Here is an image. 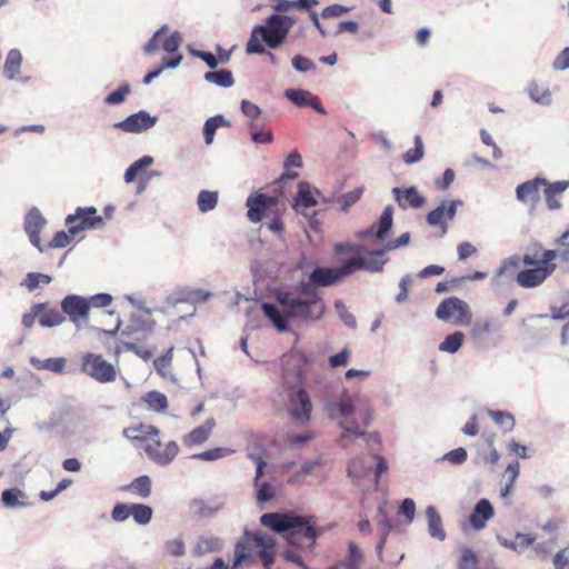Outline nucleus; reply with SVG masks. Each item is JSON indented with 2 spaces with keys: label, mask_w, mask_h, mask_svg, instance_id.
<instances>
[{
  "label": "nucleus",
  "mask_w": 569,
  "mask_h": 569,
  "mask_svg": "<svg viewBox=\"0 0 569 569\" xmlns=\"http://www.w3.org/2000/svg\"><path fill=\"white\" fill-rule=\"evenodd\" d=\"M336 254H351L339 268L317 267L309 276V280L315 286L329 287L343 278L355 273L358 270L378 272L386 263L381 257L385 250L370 251L365 246L343 242L335 244Z\"/></svg>",
  "instance_id": "f257e3e1"
},
{
  "label": "nucleus",
  "mask_w": 569,
  "mask_h": 569,
  "mask_svg": "<svg viewBox=\"0 0 569 569\" xmlns=\"http://www.w3.org/2000/svg\"><path fill=\"white\" fill-rule=\"evenodd\" d=\"M276 540L262 532L246 531L236 545L231 568L216 558V569H270L274 562Z\"/></svg>",
  "instance_id": "f03ea898"
},
{
  "label": "nucleus",
  "mask_w": 569,
  "mask_h": 569,
  "mask_svg": "<svg viewBox=\"0 0 569 569\" xmlns=\"http://www.w3.org/2000/svg\"><path fill=\"white\" fill-rule=\"evenodd\" d=\"M260 521L276 532H287L291 546L309 548L316 542L317 531L312 517L297 516L292 512H270L262 515Z\"/></svg>",
  "instance_id": "7ed1b4c3"
},
{
  "label": "nucleus",
  "mask_w": 569,
  "mask_h": 569,
  "mask_svg": "<svg viewBox=\"0 0 569 569\" xmlns=\"http://www.w3.org/2000/svg\"><path fill=\"white\" fill-rule=\"evenodd\" d=\"M123 437L132 442L143 443L148 457L159 465L170 463L178 455L177 442L169 441L163 445L160 440V430L151 425L140 423L123 430Z\"/></svg>",
  "instance_id": "20e7f679"
},
{
  "label": "nucleus",
  "mask_w": 569,
  "mask_h": 569,
  "mask_svg": "<svg viewBox=\"0 0 569 569\" xmlns=\"http://www.w3.org/2000/svg\"><path fill=\"white\" fill-rule=\"evenodd\" d=\"M296 20L289 16L271 14L267 18L266 24L253 27L251 36L247 42L248 53H263L266 48L262 46L263 40L268 47L278 48L287 39Z\"/></svg>",
  "instance_id": "39448f33"
},
{
  "label": "nucleus",
  "mask_w": 569,
  "mask_h": 569,
  "mask_svg": "<svg viewBox=\"0 0 569 569\" xmlns=\"http://www.w3.org/2000/svg\"><path fill=\"white\" fill-rule=\"evenodd\" d=\"M557 258L558 252L551 249L525 253L522 262L531 268L518 272L516 277L517 283L522 288H535L542 284L556 270L557 264L555 260Z\"/></svg>",
  "instance_id": "423d86ee"
},
{
  "label": "nucleus",
  "mask_w": 569,
  "mask_h": 569,
  "mask_svg": "<svg viewBox=\"0 0 569 569\" xmlns=\"http://www.w3.org/2000/svg\"><path fill=\"white\" fill-rule=\"evenodd\" d=\"M331 416L340 417V427L345 430L340 438V443L346 446V440L349 435L363 436L366 429L371 421V412L369 409L356 410L351 399L346 396L342 397L337 403L331 405Z\"/></svg>",
  "instance_id": "0eeeda50"
},
{
  "label": "nucleus",
  "mask_w": 569,
  "mask_h": 569,
  "mask_svg": "<svg viewBox=\"0 0 569 569\" xmlns=\"http://www.w3.org/2000/svg\"><path fill=\"white\" fill-rule=\"evenodd\" d=\"M278 302L288 313L289 319H299L302 321L318 320L325 313V305L317 299H300L291 292H282L277 297Z\"/></svg>",
  "instance_id": "6e6552de"
},
{
  "label": "nucleus",
  "mask_w": 569,
  "mask_h": 569,
  "mask_svg": "<svg viewBox=\"0 0 569 569\" xmlns=\"http://www.w3.org/2000/svg\"><path fill=\"white\" fill-rule=\"evenodd\" d=\"M81 371L98 382H112L117 378L116 367L101 355L86 352L81 357Z\"/></svg>",
  "instance_id": "1a4fd4ad"
},
{
  "label": "nucleus",
  "mask_w": 569,
  "mask_h": 569,
  "mask_svg": "<svg viewBox=\"0 0 569 569\" xmlns=\"http://www.w3.org/2000/svg\"><path fill=\"white\" fill-rule=\"evenodd\" d=\"M436 316L443 321H452L456 325H468L471 315L468 305L457 297L445 299L437 308Z\"/></svg>",
  "instance_id": "9d476101"
},
{
  "label": "nucleus",
  "mask_w": 569,
  "mask_h": 569,
  "mask_svg": "<svg viewBox=\"0 0 569 569\" xmlns=\"http://www.w3.org/2000/svg\"><path fill=\"white\" fill-rule=\"evenodd\" d=\"M246 206L248 208V219L257 223L264 217L277 213L278 198L261 192H254L248 197Z\"/></svg>",
  "instance_id": "9b49d317"
},
{
  "label": "nucleus",
  "mask_w": 569,
  "mask_h": 569,
  "mask_svg": "<svg viewBox=\"0 0 569 569\" xmlns=\"http://www.w3.org/2000/svg\"><path fill=\"white\" fill-rule=\"evenodd\" d=\"M102 222V218L97 214V210L93 207L78 208L74 214L66 218V224L69 227L71 236H76L87 229L98 228Z\"/></svg>",
  "instance_id": "f8f14e48"
},
{
  "label": "nucleus",
  "mask_w": 569,
  "mask_h": 569,
  "mask_svg": "<svg viewBox=\"0 0 569 569\" xmlns=\"http://www.w3.org/2000/svg\"><path fill=\"white\" fill-rule=\"evenodd\" d=\"M289 413L293 420L306 423L310 420L312 403L303 388L289 393Z\"/></svg>",
  "instance_id": "ddd939ff"
},
{
  "label": "nucleus",
  "mask_w": 569,
  "mask_h": 569,
  "mask_svg": "<svg viewBox=\"0 0 569 569\" xmlns=\"http://www.w3.org/2000/svg\"><path fill=\"white\" fill-rule=\"evenodd\" d=\"M61 309L78 327L88 321L90 309L87 298L69 295L61 301Z\"/></svg>",
  "instance_id": "4468645a"
},
{
  "label": "nucleus",
  "mask_w": 569,
  "mask_h": 569,
  "mask_svg": "<svg viewBox=\"0 0 569 569\" xmlns=\"http://www.w3.org/2000/svg\"><path fill=\"white\" fill-rule=\"evenodd\" d=\"M309 365L308 358L302 352H290L282 358L283 377L288 381L290 377H295L296 381L301 385Z\"/></svg>",
  "instance_id": "2eb2a0df"
},
{
  "label": "nucleus",
  "mask_w": 569,
  "mask_h": 569,
  "mask_svg": "<svg viewBox=\"0 0 569 569\" xmlns=\"http://www.w3.org/2000/svg\"><path fill=\"white\" fill-rule=\"evenodd\" d=\"M461 204L460 201H442L435 210L427 214V222L430 226H438L441 229V234H446L448 226L446 220H452L457 212V206Z\"/></svg>",
  "instance_id": "dca6fc26"
},
{
  "label": "nucleus",
  "mask_w": 569,
  "mask_h": 569,
  "mask_svg": "<svg viewBox=\"0 0 569 569\" xmlns=\"http://www.w3.org/2000/svg\"><path fill=\"white\" fill-rule=\"evenodd\" d=\"M157 122L156 117H151L146 111H139L129 116L123 121L116 123V127L124 132H141L152 128Z\"/></svg>",
  "instance_id": "f3484780"
},
{
  "label": "nucleus",
  "mask_w": 569,
  "mask_h": 569,
  "mask_svg": "<svg viewBox=\"0 0 569 569\" xmlns=\"http://www.w3.org/2000/svg\"><path fill=\"white\" fill-rule=\"evenodd\" d=\"M545 181V178L537 177L520 183L516 188L517 199L521 202H530L532 206H536L540 200V191L543 190Z\"/></svg>",
  "instance_id": "a211bd4d"
},
{
  "label": "nucleus",
  "mask_w": 569,
  "mask_h": 569,
  "mask_svg": "<svg viewBox=\"0 0 569 569\" xmlns=\"http://www.w3.org/2000/svg\"><path fill=\"white\" fill-rule=\"evenodd\" d=\"M44 223L46 220L38 209L30 210L24 219V230L29 236L30 242L40 251H42L40 231Z\"/></svg>",
  "instance_id": "6ab92c4d"
},
{
  "label": "nucleus",
  "mask_w": 569,
  "mask_h": 569,
  "mask_svg": "<svg viewBox=\"0 0 569 569\" xmlns=\"http://www.w3.org/2000/svg\"><path fill=\"white\" fill-rule=\"evenodd\" d=\"M395 194V199L398 202L399 207L406 208H421L426 203V198L419 193L416 187H410L406 189L393 188L392 190Z\"/></svg>",
  "instance_id": "aec40b11"
},
{
  "label": "nucleus",
  "mask_w": 569,
  "mask_h": 569,
  "mask_svg": "<svg viewBox=\"0 0 569 569\" xmlns=\"http://www.w3.org/2000/svg\"><path fill=\"white\" fill-rule=\"evenodd\" d=\"M569 188V181H557L553 183L545 181L542 193L545 196L547 207L550 210H556L561 207L558 197Z\"/></svg>",
  "instance_id": "412c9836"
},
{
  "label": "nucleus",
  "mask_w": 569,
  "mask_h": 569,
  "mask_svg": "<svg viewBox=\"0 0 569 569\" xmlns=\"http://www.w3.org/2000/svg\"><path fill=\"white\" fill-rule=\"evenodd\" d=\"M493 517V508L489 500L481 499L470 515V523L476 530L485 528L486 522Z\"/></svg>",
  "instance_id": "4be33fe9"
},
{
  "label": "nucleus",
  "mask_w": 569,
  "mask_h": 569,
  "mask_svg": "<svg viewBox=\"0 0 569 569\" xmlns=\"http://www.w3.org/2000/svg\"><path fill=\"white\" fill-rule=\"evenodd\" d=\"M252 459L254 460V462L257 465L256 479H254V485L258 488V490H257V500L259 502L269 501L274 496L273 487L270 483H268V482L259 483V478L263 473V469L266 467V462L260 457H253L252 456Z\"/></svg>",
  "instance_id": "5701e85b"
},
{
  "label": "nucleus",
  "mask_w": 569,
  "mask_h": 569,
  "mask_svg": "<svg viewBox=\"0 0 569 569\" xmlns=\"http://www.w3.org/2000/svg\"><path fill=\"white\" fill-rule=\"evenodd\" d=\"M212 431V422L211 420H207L202 426L194 428L192 431L187 433L182 438V443L184 447L192 448L194 446H200L204 441H207Z\"/></svg>",
  "instance_id": "b1692460"
},
{
  "label": "nucleus",
  "mask_w": 569,
  "mask_h": 569,
  "mask_svg": "<svg viewBox=\"0 0 569 569\" xmlns=\"http://www.w3.org/2000/svg\"><path fill=\"white\" fill-rule=\"evenodd\" d=\"M141 402H143L150 411L157 413H164L169 407L167 396L157 390L144 393L141 397Z\"/></svg>",
  "instance_id": "393cba45"
},
{
  "label": "nucleus",
  "mask_w": 569,
  "mask_h": 569,
  "mask_svg": "<svg viewBox=\"0 0 569 569\" xmlns=\"http://www.w3.org/2000/svg\"><path fill=\"white\" fill-rule=\"evenodd\" d=\"M261 308L266 317L274 325L279 331L284 332L288 330L289 316L284 310L281 312L272 303H262Z\"/></svg>",
  "instance_id": "a878e982"
},
{
  "label": "nucleus",
  "mask_w": 569,
  "mask_h": 569,
  "mask_svg": "<svg viewBox=\"0 0 569 569\" xmlns=\"http://www.w3.org/2000/svg\"><path fill=\"white\" fill-rule=\"evenodd\" d=\"M22 66V54L18 49H11L6 58L3 72L9 80H17Z\"/></svg>",
  "instance_id": "bb28decb"
},
{
  "label": "nucleus",
  "mask_w": 569,
  "mask_h": 569,
  "mask_svg": "<svg viewBox=\"0 0 569 569\" xmlns=\"http://www.w3.org/2000/svg\"><path fill=\"white\" fill-rule=\"evenodd\" d=\"M426 516L428 520L429 533L433 538L443 540L446 538V531L443 530L441 517L436 508L433 506H429L426 510Z\"/></svg>",
  "instance_id": "cd10ccee"
},
{
  "label": "nucleus",
  "mask_w": 569,
  "mask_h": 569,
  "mask_svg": "<svg viewBox=\"0 0 569 569\" xmlns=\"http://www.w3.org/2000/svg\"><path fill=\"white\" fill-rule=\"evenodd\" d=\"M392 227V209L391 207H387L380 219H379V222H378V226H377V229L376 231L373 230L375 227H371L370 229H368L366 231V236H371V234H375L377 239H383L386 233L391 229Z\"/></svg>",
  "instance_id": "c85d7f7f"
},
{
  "label": "nucleus",
  "mask_w": 569,
  "mask_h": 569,
  "mask_svg": "<svg viewBox=\"0 0 569 569\" xmlns=\"http://www.w3.org/2000/svg\"><path fill=\"white\" fill-rule=\"evenodd\" d=\"M363 562V553L359 546L351 541L348 545V555L340 562V566L345 569H360Z\"/></svg>",
  "instance_id": "c756f323"
},
{
  "label": "nucleus",
  "mask_w": 569,
  "mask_h": 569,
  "mask_svg": "<svg viewBox=\"0 0 569 569\" xmlns=\"http://www.w3.org/2000/svg\"><path fill=\"white\" fill-rule=\"evenodd\" d=\"M536 538L529 533H517L513 539H502L501 543L517 552L525 551L535 542Z\"/></svg>",
  "instance_id": "7c9ffc66"
},
{
  "label": "nucleus",
  "mask_w": 569,
  "mask_h": 569,
  "mask_svg": "<svg viewBox=\"0 0 569 569\" xmlns=\"http://www.w3.org/2000/svg\"><path fill=\"white\" fill-rule=\"evenodd\" d=\"M213 509L211 508L209 502L203 501L202 499H193L189 503V516L196 520H202L210 518Z\"/></svg>",
  "instance_id": "2f4dec72"
},
{
  "label": "nucleus",
  "mask_w": 569,
  "mask_h": 569,
  "mask_svg": "<svg viewBox=\"0 0 569 569\" xmlns=\"http://www.w3.org/2000/svg\"><path fill=\"white\" fill-rule=\"evenodd\" d=\"M298 194L296 197V208H310L317 204V200L313 197L310 184L308 182L299 183Z\"/></svg>",
  "instance_id": "473e14b6"
},
{
  "label": "nucleus",
  "mask_w": 569,
  "mask_h": 569,
  "mask_svg": "<svg viewBox=\"0 0 569 569\" xmlns=\"http://www.w3.org/2000/svg\"><path fill=\"white\" fill-rule=\"evenodd\" d=\"M292 167L293 168L302 167V157L297 150L290 152L289 156L287 157V159L284 161L286 171L281 174V177L279 179L280 181L295 180L298 178L299 174L297 172L290 171V168H292Z\"/></svg>",
  "instance_id": "72a5a7b5"
},
{
  "label": "nucleus",
  "mask_w": 569,
  "mask_h": 569,
  "mask_svg": "<svg viewBox=\"0 0 569 569\" xmlns=\"http://www.w3.org/2000/svg\"><path fill=\"white\" fill-rule=\"evenodd\" d=\"M124 489L134 492L140 498H148L151 495V480L148 476H140Z\"/></svg>",
  "instance_id": "f704fd0d"
},
{
  "label": "nucleus",
  "mask_w": 569,
  "mask_h": 569,
  "mask_svg": "<svg viewBox=\"0 0 569 569\" xmlns=\"http://www.w3.org/2000/svg\"><path fill=\"white\" fill-rule=\"evenodd\" d=\"M371 470V465L366 463L362 458H356L348 463V476L352 479L360 480L365 478Z\"/></svg>",
  "instance_id": "c9c22d12"
},
{
  "label": "nucleus",
  "mask_w": 569,
  "mask_h": 569,
  "mask_svg": "<svg viewBox=\"0 0 569 569\" xmlns=\"http://www.w3.org/2000/svg\"><path fill=\"white\" fill-rule=\"evenodd\" d=\"M463 340L465 335L461 331H456L445 338V340L439 345V350L442 352L455 353L460 349Z\"/></svg>",
  "instance_id": "e433bc0d"
},
{
  "label": "nucleus",
  "mask_w": 569,
  "mask_h": 569,
  "mask_svg": "<svg viewBox=\"0 0 569 569\" xmlns=\"http://www.w3.org/2000/svg\"><path fill=\"white\" fill-rule=\"evenodd\" d=\"M153 162V159L152 157L150 156H144L142 158H140L139 160L134 161L127 170H126V173H124V180L126 182L130 183L132 182L137 176L144 169H147L148 167H150Z\"/></svg>",
  "instance_id": "4c0bfd02"
},
{
  "label": "nucleus",
  "mask_w": 569,
  "mask_h": 569,
  "mask_svg": "<svg viewBox=\"0 0 569 569\" xmlns=\"http://www.w3.org/2000/svg\"><path fill=\"white\" fill-rule=\"evenodd\" d=\"M153 162V159L152 157L150 156H144L142 158H140L139 160L134 161L127 170H126V173H124V180L126 182L130 183L132 182L137 176L144 169H147L148 167H150Z\"/></svg>",
  "instance_id": "58836bf2"
},
{
  "label": "nucleus",
  "mask_w": 569,
  "mask_h": 569,
  "mask_svg": "<svg viewBox=\"0 0 569 569\" xmlns=\"http://www.w3.org/2000/svg\"><path fill=\"white\" fill-rule=\"evenodd\" d=\"M479 559L476 552L469 547L460 549L458 569H478Z\"/></svg>",
  "instance_id": "ea45409f"
},
{
  "label": "nucleus",
  "mask_w": 569,
  "mask_h": 569,
  "mask_svg": "<svg viewBox=\"0 0 569 569\" xmlns=\"http://www.w3.org/2000/svg\"><path fill=\"white\" fill-rule=\"evenodd\" d=\"M130 509L131 517L138 525L144 526L150 522L153 511L149 506L132 503Z\"/></svg>",
  "instance_id": "a19ab883"
},
{
  "label": "nucleus",
  "mask_w": 569,
  "mask_h": 569,
  "mask_svg": "<svg viewBox=\"0 0 569 569\" xmlns=\"http://www.w3.org/2000/svg\"><path fill=\"white\" fill-rule=\"evenodd\" d=\"M488 413L493 421L503 429V431L507 432L513 429L516 421L511 413L499 410H489Z\"/></svg>",
  "instance_id": "79ce46f5"
},
{
  "label": "nucleus",
  "mask_w": 569,
  "mask_h": 569,
  "mask_svg": "<svg viewBox=\"0 0 569 569\" xmlns=\"http://www.w3.org/2000/svg\"><path fill=\"white\" fill-rule=\"evenodd\" d=\"M64 321V317L56 309L42 310L39 315V323L42 327L59 326Z\"/></svg>",
  "instance_id": "37998d69"
},
{
  "label": "nucleus",
  "mask_w": 569,
  "mask_h": 569,
  "mask_svg": "<svg viewBox=\"0 0 569 569\" xmlns=\"http://www.w3.org/2000/svg\"><path fill=\"white\" fill-rule=\"evenodd\" d=\"M52 281L51 276L40 273V272H29L27 273L22 284L27 287L29 291H33L40 284H49Z\"/></svg>",
  "instance_id": "c03bdc74"
},
{
  "label": "nucleus",
  "mask_w": 569,
  "mask_h": 569,
  "mask_svg": "<svg viewBox=\"0 0 569 569\" xmlns=\"http://www.w3.org/2000/svg\"><path fill=\"white\" fill-rule=\"evenodd\" d=\"M529 94L536 102L547 104L551 100L550 91L538 82H531L528 88Z\"/></svg>",
  "instance_id": "a18cd8bd"
},
{
  "label": "nucleus",
  "mask_w": 569,
  "mask_h": 569,
  "mask_svg": "<svg viewBox=\"0 0 569 569\" xmlns=\"http://www.w3.org/2000/svg\"><path fill=\"white\" fill-rule=\"evenodd\" d=\"M520 465L518 461H513L508 465L505 471V477H507L508 481L505 486V488L501 490V496L507 497L513 487L515 481L517 480L519 476Z\"/></svg>",
  "instance_id": "49530a36"
},
{
  "label": "nucleus",
  "mask_w": 569,
  "mask_h": 569,
  "mask_svg": "<svg viewBox=\"0 0 569 569\" xmlns=\"http://www.w3.org/2000/svg\"><path fill=\"white\" fill-rule=\"evenodd\" d=\"M423 157V142L420 136L415 138V147L409 149L402 157L407 164H412L420 161Z\"/></svg>",
  "instance_id": "de8ad7c7"
},
{
  "label": "nucleus",
  "mask_w": 569,
  "mask_h": 569,
  "mask_svg": "<svg viewBox=\"0 0 569 569\" xmlns=\"http://www.w3.org/2000/svg\"><path fill=\"white\" fill-rule=\"evenodd\" d=\"M363 193V188L358 187L350 192L340 196L337 202L340 204L342 211H348L351 206L358 202Z\"/></svg>",
  "instance_id": "09e8293b"
},
{
  "label": "nucleus",
  "mask_w": 569,
  "mask_h": 569,
  "mask_svg": "<svg viewBox=\"0 0 569 569\" xmlns=\"http://www.w3.org/2000/svg\"><path fill=\"white\" fill-rule=\"evenodd\" d=\"M24 493L18 488L7 489L1 495V500L6 507H19L24 506L26 503L20 501V498H23Z\"/></svg>",
  "instance_id": "8fccbe9b"
},
{
  "label": "nucleus",
  "mask_w": 569,
  "mask_h": 569,
  "mask_svg": "<svg viewBox=\"0 0 569 569\" xmlns=\"http://www.w3.org/2000/svg\"><path fill=\"white\" fill-rule=\"evenodd\" d=\"M172 351H173V348L171 347L168 349V351L164 355L158 357L153 361V366H154L157 372L163 378L167 377L169 373V368L171 366L172 358H173Z\"/></svg>",
  "instance_id": "3c124183"
},
{
  "label": "nucleus",
  "mask_w": 569,
  "mask_h": 569,
  "mask_svg": "<svg viewBox=\"0 0 569 569\" xmlns=\"http://www.w3.org/2000/svg\"><path fill=\"white\" fill-rule=\"evenodd\" d=\"M284 96L299 107L308 106V100L312 96L311 92L302 89H288Z\"/></svg>",
  "instance_id": "603ef678"
},
{
  "label": "nucleus",
  "mask_w": 569,
  "mask_h": 569,
  "mask_svg": "<svg viewBox=\"0 0 569 569\" xmlns=\"http://www.w3.org/2000/svg\"><path fill=\"white\" fill-rule=\"evenodd\" d=\"M182 57L181 56H178L177 58H164L163 61H162V67L157 69V70H153L149 73L146 74L144 79H143V83L144 84H149L154 78H157L161 71L164 69V68H174L177 67L180 61H181Z\"/></svg>",
  "instance_id": "864d4df0"
},
{
  "label": "nucleus",
  "mask_w": 569,
  "mask_h": 569,
  "mask_svg": "<svg viewBox=\"0 0 569 569\" xmlns=\"http://www.w3.org/2000/svg\"><path fill=\"white\" fill-rule=\"evenodd\" d=\"M130 93V86L128 83L121 84L117 90L112 91L104 98L107 104H119L126 100Z\"/></svg>",
  "instance_id": "5fc2aeb1"
},
{
  "label": "nucleus",
  "mask_w": 569,
  "mask_h": 569,
  "mask_svg": "<svg viewBox=\"0 0 569 569\" xmlns=\"http://www.w3.org/2000/svg\"><path fill=\"white\" fill-rule=\"evenodd\" d=\"M318 4V0H295L292 2H286V4L277 6L278 12H286L292 8L300 10H310L312 7Z\"/></svg>",
  "instance_id": "6e6d98bb"
},
{
  "label": "nucleus",
  "mask_w": 569,
  "mask_h": 569,
  "mask_svg": "<svg viewBox=\"0 0 569 569\" xmlns=\"http://www.w3.org/2000/svg\"><path fill=\"white\" fill-rule=\"evenodd\" d=\"M131 505L127 503H117L112 511L111 517L117 522L126 521L129 517H131Z\"/></svg>",
  "instance_id": "4d7b16f0"
},
{
  "label": "nucleus",
  "mask_w": 569,
  "mask_h": 569,
  "mask_svg": "<svg viewBox=\"0 0 569 569\" xmlns=\"http://www.w3.org/2000/svg\"><path fill=\"white\" fill-rule=\"evenodd\" d=\"M292 66L299 72H308L316 69L315 62L301 54H297L293 57Z\"/></svg>",
  "instance_id": "13d9d810"
},
{
  "label": "nucleus",
  "mask_w": 569,
  "mask_h": 569,
  "mask_svg": "<svg viewBox=\"0 0 569 569\" xmlns=\"http://www.w3.org/2000/svg\"><path fill=\"white\" fill-rule=\"evenodd\" d=\"M89 309L108 307L112 302V297L109 293H98L87 298Z\"/></svg>",
  "instance_id": "bf43d9fd"
},
{
  "label": "nucleus",
  "mask_w": 569,
  "mask_h": 569,
  "mask_svg": "<svg viewBox=\"0 0 569 569\" xmlns=\"http://www.w3.org/2000/svg\"><path fill=\"white\" fill-rule=\"evenodd\" d=\"M71 233H67L64 231H58L53 238L48 243L49 248H64L72 240Z\"/></svg>",
  "instance_id": "052dcab7"
},
{
  "label": "nucleus",
  "mask_w": 569,
  "mask_h": 569,
  "mask_svg": "<svg viewBox=\"0 0 569 569\" xmlns=\"http://www.w3.org/2000/svg\"><path fill=\"white\" fill-rule=\"evenodd\" d=\"M467 458L468 453L462 447L456 448L445 455V459L453 465H461L467 460Z\"/></svg>",
  "instance_id": "680f3d73"
},
{
  "label": "nucleus",
  "mask_w": 569,
  "mask_h": 569,
  "mask_svg": "<svg viewBox=\"0 0 569 569\" xmlns=\"http://www.w3.org/2000/svg\"><path fill=\"white\" fill-rule=\"evenodd\" d=\"M198 206L202 212L213 209V192L203 190L199 193Z\"/></svg>",
  "instance_id": "e2e57ef3"
},
{
  "label": "nucleus",
  "mask_w": 569,
  "mask_h": 569,
  "mask_svg": "<svg viewBox=\"0 0 569 569\" xmlns=\"http://www.w3.org/2000/svg\"><path fill=\"white\" fill-rule=\"evenodd\" d=\"M167 32V27H161L153 37L146 43L144 46V52L148 54L153 53L159 49V41L161 40L162 36Z\"/></svg>",
  "instance_id": "0e129e2a"
},
{
  "label": "nucleus",
  "mask_w": 569,
  "mask_h": 569,
  "mask_svg": "<svg viewBox=\"0 0 569 569\" xmlns=\"http://www.w3.org/2000/svg\"><path fill=\"white\" fill-rule=\"evenodd\" d=\"M569 568V547L561 549L553 557V569Z\"/></svg>",
  "instance_id": "69168bd1"
},
{
  "label": "nucleus",
  "mask_w": 569,
  "mask_h": 569,
  "mask_svg": "<svg viewBox=\"0 0 569 569\" xmlns=\"http://www.w3.org/2000/svg\"><path fill=\"white\" fill-rule=\"evenodd\" d=\"M557 242L560 246V249L556 250L558 257L565 261H569V230L565 231Z\"/></svg>",
  "instance_id": "338daca9"
},
{
  "label": "nucleus",
  "mask_w": 569,
  "mask_h": 569,
  "mask_svg": "<svg viewBox=\"0 0 569 569\" xmlns=\"http://www.w3.org/2000/svg\"><path fill=\"white\" fill-rule=\"evenodd\" d=\"M553 69L566 70L569 68V47L565 48L553 60Z\"/></svg>",
  "instance_id": "774afa93"
}]
</instances>
